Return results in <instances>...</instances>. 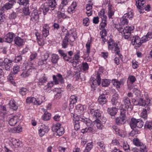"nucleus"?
<instances>
[{
    "instance_id": "f257e3e1",
    "label": "nucleus",
    "mask_w": 152,
    "mask_h": 152,
    "mask_svg": "<svg viewBox=\"0 0 152 152\" xmlns=\"http://www.w3.org/2000/svg\"><path fill=\"white\" fill-rule=\"evenodd\" d=\"M48 1L45 3L41 6L44 15L50 9V8H54L56 5L55 0H46Z\"/></svg>"
},
{
    "instance_id": "f03ea898",
    "label": "nucleus",
    "mask_w": 152,
    "mask_h": 152,
    "mask_svg": "<svg viewBox=\"0 0 152 152\" xmlns=\"http://www.w3.org/2000/svg\"><path fill=\"white\" fill-rule=\"evenodd\" d=\"M75 121L74 125L75 129L78 130L80 128V124L82 122L85 123L86 125L89 126L90 123L88 122L89 120L87 118H83L80 117L79 116H77L76 118L74 119Z\"/></svg>"
},
{
    "instance_id": "7ed1b4c3",
    "label": "nucleus",
    "mask_w": 152,
    "mask_h": 152,
    "mask_svg": "<svg viewBox=\"0 0 152 152\" xmlns=\"http://www.w3.org/2000/svg\"><path fill=\"white\" fill-rule=\"evenodd\" d=\"M130 125L132 129H134L136 127L141 128L143 125V122L140 119H137L133 118H131Z\"/></svg>"
},
{
    "instance_id": "20e7f679",
    "label": "nucleus",
    "mask_w": 152,
    "mask_h": 152,
    "mask_svg": "<svg viewBox=\"0 0 152 152\" xmlns=\"http://www.w3.org/2000/svg\"><path fill=\"white\" fill-rule=\"evenodd\" d=\"M108 48L109 50H112L115 48V53L118 55L121 58L122 55L119 53L120 48L116 43H115L114 42L112 39H110L108 42Z\"/></svg>"
},
{
    "instance_id": "39448f33",
    "label": "nucleus",
    "mask_w": 152,
    "mask_h": 152,
    "mask_svg": "<svg viewBox=\"0 0 152 152\" xmlns=\"http://www.w3.org/2000/svg\"><path fill=\"white\" fill-rule=\"evenodd\" d=\"M133 17V15L131 12L124 14L123 17L120 19L121 25H126L128 23L127 18H131ZM121 26H120V27Z\"/></svg>"
},
{
    "instance_id": "423d86ee",
    "label": "nucleus",
    "mask_w": 152,
    "mask_h": 152,
    "mask_svg": "<svg viewBox=\"0 0 152 152\" xmlns=\"http://www.w3.org/2000/svg\"><path fill=\"white\" fill-rule=\"evenodd\" d=\"M90 83L91 84V87L94 88L96 87L97 85L99 86L100 84L101 80L100 74L98 73L96 77V78L95 79L94 78H91Z\"/></svg>"
},
{
    "instance_id": "0eeeda50",
    "label": "nucleus",
    "mask_w": 152,
    "mask_h": 152,
    "mask_svg": "<svg viewBox=\"0 0 152 152\" xmlns=\"http://www.w3.org/2000/svg\"><path fill=\"white\" fill-rule=\"evenodd\" d=\"M88 122L90 123V124L88 126L87 125V127L84 129H82L81 130V132L83 134L87 132L93 133L95 132V129L94 127V125L91 124V122H89V120Z\"/></svg>"
},
{
    "instance_id": "6e6552de",
    "label": "nucleus",
    "mask_w": 152,
    "mask_h": 152,
    "mask_svg": "<svg viewBox=\"0 0 152 152\" xmlns=\"http://www.w3.org/2000/svg\"><path fill=\"white\" fill-rule=\"evenodd\" d=\"M15 37V34L14 33L9 32L4 35L3 38V41L6 42L10 43L12 41L13 38Z\"/></svg>"
},
{
    "instance_id": "1a4fd4ad",
    "label": "nucleus",
    "mask_w": 152,
    "mask_h": 152,
    "mask_svg": "<svg viewBox=\"0 0 152 152\" xmlns=\"http://www.w3.org/2000/svg\"><path fill=\"white\" fill-rule=\"evenodd\" d=\"M3 64L5 69L9 70L10 68L12 66V61L6 58L4 59Z\"/></svg>"
},
{
    "instance_id": "9d476101",
    "label": "nucleus",
    "mask_w": 152,
    "mask_h": 152,
    "mask_svg": "<svg viewBox=\"0 0 152 152\" xmlns=\"http://www.w3.org/2000/svg\"><path fill=\"white\" fill-rule=\"evenodd\" d=\"M39 19V15L37 11H34L31 16L30 20L34 22H37Z\"/></svg>"
},
{
    "instance_id": "9b49d317",
    "label": "nucleus",
    "mask_w": 152,
    "mask_h": 152,
    "mask_svg": "<svg viewBox=\"0 0 152 152\" xmlns=\"http://www.w3.org/2000/svg\"><path fill=\"white\" fill-rule=\"evenodd\" d=\"M142 39L140 40V38L137 36L134 37L132 40V44L133 45H137L138 47L140 46L142 43Z\"/></svg>"
},
{
    "instance_id": "f8f14e48",
    "label": "nucleus",
    "mask_w": 152,
    "mask_h": 152,
    "mask_svg": "<svg viewBox=\"0 0 152 152\" xmlns=\"http://www.w3.org/2000/svg\"><path fill=\"white\" fill-rule=\"evenodd\" d=\"M42 128H40L39 130V136L41 137H42L45 133L48 132L49 130L48 127L45 126L44 125H42Z\"/></svg>"
},
{
    "instance_id": "ddd939ff",
    "label": "nucleus",
    "mask_w": 152,
    "mask_h": 152,
    "mask_svg": "<svg viewBox=\"0 0 152 152\" xmlns=\"http://www.w3.org/2000/svg\"><path fill=\"white\" fill-rule=\"evenodd\" d=\"M90 112L93 115V118L96 120L98 119V118L101 116L100 112L99 110H95L94 109H92L90 110Z\"/></svg>"
},
{
    "instance_id": "4468645a",
    "label": "nucleus",
    "mask_w": 152,
    "mask_h": 152,
    "mask_svg": "<svg viewBox=\"0 0 152 152\" xmlns=\"http://www.w3.org/2000/svg\"><path fill=\"white\" fill-rule=\"evenodd\" d=\"M28 68L27 70L23 71L21 74V76L23 77H28L30 74L31 70V69H34L35 67L33 66H27Z\"/></svg>"
},
{
    "instance_id": "2eb2a0df",
    "label": "nucleus",
    "mask_w": 152,
    "mask_h": 152,
    "mask_svg": "<svg viewBox=\"0 0 152 152\" xmlns=\"http://www.w3.org/2000/svg\"><path fill=\"white\" fill-rule=\"evenodd\" d=\"M132 102H134L135 105H139L140 106H144L146 104V103L143 99L140 98L138 100H136L135 99H132Z\"/></svg>"
},
{
    "instance_id": "dca6fc26",
    "label": "nucleus",
    "mask_w": 152,
    "mask_h": 152,
    "mask_svg": "<svg viewBox=\"0 0 152 152\" xmlns=\"http://www.w3.org/2000/svg\"><path fill=\"white\" fill-rule=\"evenodd\" d=\"M53 79L56 84H58V81H60L61 83H63L64 82L62 76L60 74H57L56 77L55 75H53Z\"/></svg>"
},
{
    "instance_id": "f3484780",
    "label": "nucleus",
    "mask_w": 152,
    "mask_h": 152,
    "mask_svg": "<svg viewBox=\"0 0 152 152\" xmlns=\"http://www.w3.org/2000/svg\"><path fill=\"white\" fill-rule=\"evenodd\" d=\"M145 1L144 0H136V5L139 9L142 10L145 6Z\"/></svg>"
},
{
    "instance_id": "a211bd4d",
    "label": "nucleus",
    "mask_w": 152,
    "mask_h": 152,
    "mask_svg": "<svg viewBox=\"0 0 152 152\" xmlns=\"http://www.w3.org/2000/svg\"><path fill=\"white\" fill-rule=\"evenodd\" d=\"M98 102L101 105L105 104L107 102V100L105 97V95L102 94L100 95L98 99Z\"/></svg>"
},
{
    "instance_id": "6ab92c4d",
    "label": "nucleus",
    "mask_w": 152,
    "mask_h": 152,
    "mask_svg": "<svg viewBox=\"0 0 152 152\" xmlns=\"http://www.w3.org/2000/svg\"><path fill=\"white\" fill-rule=\"evenodd\" d=\"M18 116H14L9 120V124L11 126H15L18 122Z\"/></svg>"
},
{
    "instance_id": "aec40b11",
    "label": "nucleus",
    "mask_w": 152,
    "mask_h": 152,
    "mask_svg": "<svg viewBox=\"0 0 152 152\" xmlns=\"http://www.w3.org/2000/svg\"><path fill=\"white\" fill-rule=\"evenodd\" d=\"M69 36V34H66L65 36V37L63 40L62 43V47L64 48H67V46L68 44V36Z\"/></svg>"
},
{
    "instance_id": "412c9836",
    "label": "nucleus",
    "mask_w": 152,
    "mask_h": 152,
    "mask_svg": "<svg viewBox=\"0 0 152 152\" xmlns=\"http://www.w3.org/2000/svg\"><path fill=\"white\" fill-rule=\"evenodd\" d=\"M128 28H128L127 26L124 29L122 27L120 26L119 28H118V29L119 32L121 33L122 34H130V32Z\"/></svg>"
},
{
    "instance_id": "4be33fe9",
    "label": "nucleus",
    "mask_w": 152,
    "mask_h": 152,
    "mask_svg": "<svg viewBox=\"0 0 152 152\" xmlns=\"http://www.w3.org/2000/svg\"><path fill=\"white\" fill-rule=\"evenodd\" d=\"M126 119L124 117L119 116L117 117L115 119V123L118 125L124 124L126 122Z\"/></svg>"
},
{
    "instance_id": "5701e85b",
    "label": "nucleus",
    "mask_w": 152,
    "mask_h": 152,
    "mask_svg": "<svg viewBox=\"0 0 152 152\" xmlns=\"http://www.w3.org/2000/svg\"><path fill=\"white\" fill-rule=\"evenodd\" d=\"M10 141L13 145L15 148L19 147L21 144V141L14 138H12Z\"/></svg>"
},
{
    "instance_id": "b1692460",
    "label": "nucleus",
    "mask_w": 152,
    "mask_h": 152,
    "mask_svg": "<svg viewBox=\"0 0 152 152\" xmlns=\"http://www.w3.org/2000/svg\"><path fill=\"white\" fill-rule=\"evenodd\" d=\"M42 110L44 112V113L42 117L43 120L45 121L48 120L50 118L51 114L47 112L45 109H42Z\"/></svg>"
},
{
    "instance_id": "393cba45",
    "label": "nucleus",
    "mask_w": 152,
    "mask_h": 152,
    "mask_svg": "<svg viewBox=\"0 0 152 152\" xmlns=\"http://www.w3.org/2000/svg\"><path fill=\"white\" fill-rule=\"evenodd\" d=\"M112 82L113 85L117 88H120V85L124 84V82L122 80L118 81L114 79L112 80Z\"/></svg>"
},
{
    "instance_id": "a878e982",
    "label": "nucleus",
    "mask_w": 152,
    "mask_h": 152,
    "mask_svg": "<svg viewBox=\"0 0 152 152\" xmlns=\"http://www.w3.org/2000/svg\"><path fill=\"white\" fill-rule=\"evenodd\" d=\"M107 111L108 113L111 116H114L116 115L117 112V108L115 107H112L111 108H108Z\"/></svg>"
},
{
    "instance_id": "bb28decb",
    "label": "nucleus",
    "mask_w": 152,
    "mask_h": 152,
    "mask_svg": "<svg viewBox=\"0 0 152 152\" xmlns=\"http://www.w3.org/2000/svg\"><path fill=\"white\" fill-rule=\"evenodd\" d=\"M77 97L75 95H72L70 97L69 105L70 107H73V105L77 102Z\"/></svg>"
},
{
    "instance_id": "cd10ccee",
    "label": "nucleus",
    "mask_w": 152,
    "mask_h": 152,
    "mask_svg": "<svg viewBox=\"0 0 152 152\" xmlns=\"http://www.w3.org/2000/svg\"><path fill=\"white\" fill-rule=\"evenodd\" d=\"M15 44L17 45L20 46L22 45L23 43V40L20 37H17L15 38Z\"/></svg>"
},
{
    "instance_id": "c85d7f7f",
    "label": "nucleus",
    "mask_w": 152,
    "mask_h": 152,
    "mask_svg": "<svg viewBox=\"0 0 152 152\" xmlns=\"http://www.w3.org/2000/svg\"><path fill=\"white\" fill-rule=\"evenodd\" d=\"M124 102L126 107L129 108L131 105V102L127 96L124 98Z\"/></svg>"
},
{
    "instance_id": "c756f323",
    "label": "nucleus",
    "mask_w": 152,
    "mask_h": 152,
    "mask_svg": "<svg viewBox=\"0 0 152 152\" xmlns=\"http://www.w3.org/2000/svg\"><path fill=\"white\" fill-rule=\"evenodd\" d=\"M77 6V4L75 2H73L71 6L69 7L68 9V11L69 12H73V11H74L75 7Z\"/></svg>"
},
{
    "instance_id": "7c9ffc66",
    "label": "nucleus",
    "mask_w": 152,
    "mask_h": 152,
    "mask_svg": "<svg viewBox=\"0 0 152 152\" xmlns=\"http://www.w3.org/2000/svg\"><path fill=\"white\" fill-rule=\"evenodd\" d=\"M35 35L37 39V42L39 45H43V39L41 38L39 34L37 32L36 33Z\"/></svg>"
},
{
    "instance_id": "2f4dec72",
    "label": "nucleus",
    "mask_w": 152,
    "mask_h": 152,
    "mask_svg": "<svg viewBox=\"0 0 152 152\" xmlns=\"http://www.w3.org/2000/svg\"><path fill=\"white\" fill-rule=\"evenodd\" d=\"M102 30L100 32V35L101 36V37L102 39V41L105 42H106V40L104 37L106 36L107 34V31L105 29H102Z\"/></svg>"
},
{
    "instance_id": "473e14b6",
    "label": "nucleus",
    "mask_w": 152,
    "mask_h": 152,
    "mask_svg": "<svg viewBox=\"0 0 152 152\" xmlns=\"http://www.w3.org/2000/svg\"><path fill=\"white\" fill-rule=\"evenodd\" d=\"M59 59V56L56 54H53L52 55L51 61L53 64H56Z\"/></svg>"
},
{
    "instance_id": "72a5a7b5",
    "label": "nucleus",
    "mask_w": 152,
    "mask_h": 152,
    "mask_svg": "<svg viewBox=\"0 0 152 152\" xmlns=\"http://www.w3.org/2000/svg\"><path fill=\"white\" fill-rule=\"evenodd\" d=\"M108 16L109 18H111L112 16L114 14V12L112 10V5L108 6Z\"/></svg>"
},
{
    "instance_id": "f704fd0d",
    "label": "nucleus",
    "mask_w": 152,
    "mask_h": 152,
    "mask_svg": "<svg viewBox=\"0 0 152 152\" xmlns=\"http://www.w3.org/2000/svg\"><path fill=\"white\" fill-rule=\"evenodd\" d=\"M71 0H61V4L59 7V9L61 10L63 9L64 7L67 5L69 2Z\"/></svg>"
},
{
    "instance_id": "c9c22d12",
    "label": "nucleus",
    "mask_w": 152,
    "mask_h": 152,
    "mask_svg": "<svg viewBox=\"0 0 152 152\" xmlns=\"http://www.w3.org/2000/svg\"><path fill=\"white\" fill-rule=\"evenodd\" d=\"M94 124H96L97 128L99 129H102L103 127V126L101 123V121L98 119L95 120L94 121Z\"/></svg>"
},
{
    "instance_id": "e433bc0d",
    "label": "nucleus",
    "mask_w": 152,
    "mask_h": 152,
    "mask_svg": "<svg viewBox=\"0 0 152 152\" xmlns=\"http://www.w3.org/2000/svg\"><path fill=\"white\" fill-rule=\"evenodd\" d=\"M99 15L102 18V20L107 19V17L105 15V12L104 9H102L99 12Z\"/></svg>"
},
{
    "instance_id": "4c0bfd02",
    "label": "nucleus",
    "mask_w": 152,
    "mask_h": 152,
    "mask_svg": "<svg viewBox=\"0 0 152 152\" xmlns=\"http://www.w3.org/2000/svg\"><path fill=\"white\" fill-rule=\"evenodd\" d=\"M93 145V143L92 142L88 143L85 149L84 150V152H89L92 148Z\"/></svg>"
},
{
    "instance_id": "58836bf2",
    "label": "nucleus",
    "mask_w": 152,
    "mask_h": 152,
    "mask_svg": "<svg viewBox=\"0 0 152 152\" xmlns=\"http://www.w3.org/2000/svg\"><path fill=\"white\" fill-rule=\"evenodd\" d=\"M10 108L14 110H16L18 109V107L15 104V102L14 101H11L9 103Z\"/></svg>"
},
{
    "instance_id": "ea45409f",
    "label": "nucleus",
    "mask_w": 152,
    "mask_h": 152,
    "mask_svg": "<svg viewBox=\"0 0 152 152\" xmlns=\"http://www.w3.org/2000/svg\"><path fill=\"white\" fill-rule=\"evenodd\" d=\"M36 101V99L34 97H27L26 99V102L27 104H30L32 103L34 104Z\"/></svg>"
},
{
    "instance_id": "a19ab883",
    "label": "nucleus",
    "mask_w": 152,
    "mask_h": 152,
    "mask_svg": "<svg viewBox=\"0 0 152 152\" xmlns=\"http://www.w3.org/2000/svg\"><path fill=\"white\" fill-rule=\"evenodd\" d=\"M55 132H56L57 135L61 136L64 134V129L63 127H61L58 130H56V131Z\"/></svg>"
},
{
    "instance_id": "79ce46f5",
    "label": "nucleus",
    "mask_w": 152,
    "mask_h": 152,
    "mask_svg": "<svg viewBox=\"0 0 152 152\" xmlns=\"http://www.w3.org/2000/svg\"><path fill=\"white\" fill-rule=\"evenodd\" d=\"M136 80V78L134 76H129L128 79V83H129L131 84H133Z\"/></svg>"
},
{
    "instance_id": "37998d69",
    "label": "nucleus",
    "mask_w": 152,
    "mask_h": 152,
    "mask_svg": "<svg viewBox=\"0 0 152 152\" xmlns=\"http://www.w3.org/2000/svg\"><path fill=\"white\" fill-rule=\"evenodd\" d=\"M134 144L136 146H139L141 145H142V143L137 138H134L133 140Z\"/></svg>"
},
{
    "instance_id": "c03bdc74",
    "label": "nucleus",
    "mask_w": 152,
    "mask_h": 152,
    "mask_svg": "<svg viewBox=\"0 0 152 152\" xmlns=\"http://www.w3.org/2000/svg\"><path fill=\"white\" fill-rule=\"evenodd\" d=\"M61 127L60 124L57 123L52 126V130L53 132H55L56 131V130H58Z\"/></svg>"
},
{
    "instance_id": "a18cd8bd",
    "label": "nucleus",
    "mask_w": 152,
    "mask_h": 152,
    "mask_svg": "<svg viewBox=\"0 0 152 152\" xmlns=\"http://www.w3.org/2000/svg\"><path fill=\"white\" fill-rule=\"evenodd\" d=\"M145 127L146 128L150 129H152V122L150 121H147L145 124Z\"/></svg>"
},
{
    "instance_id": "49530a36",
    "label": "nucleus",
    "mask_w": 152,
    "mask_h": 152,
    "mask_svg": "<svg viewBox=\"0 0 152 152\" xmlns=\"http://www.w3.org/2000/svg\"><path fill=\"white\" fill-rule=\"evenodd\" d=\"M89 69L88 64L86 62L83 63L82 66V69L84 71H87Z\"/></svg>"
},
{
    "instance_id": "de8ad7c7",
    "label": "nucleus",
    "mask_w": 152,
    "mask_h": 152,
    "mask_svg": "<svg viewBox=\"0 0 152 152\" xmlns=\"http://www.w3.org/2000/svg\"><path fill=\"white\" fill-rule=\"evenodd\" d=\"M18 2L19 4L20 5H23L26 6L29 4L28 0H19Z\"/></svg>"
},
{
    "instance_id": "09e8293b",
    "label": "nucleus",
    "mask_w": 152,
    "mask_h": 152,
    "mask_svg": "<svg viewBox=\"0 0 152 152\" xmlns=\"http://www.w3.org/2000/svg\"><path fill=\"white\" fill-rule=\"evenodd\" d=\"M56 91L57 92V93L55 96V98L57 99H59L61 96V89H57L56 90Z\"/></svg>"
},
{
    "instance_id": "8fccbe9b",
    "label": "nucleus",
    "mask_w": 152,
    "mask_h": 152,
    "mask_svg": "<svg viewBox=\"0 0 152 152\" xmlns=\"http://www.w3.org/2000/svg\"><path fill=\"white\" fill-rule=\"evenodd\" d=\"M27 91V89L24 88H22L19 91V93L22 96H24L26 95Z\"/></svg>"
},
{
    "instance_id": "3c124183",
    "label": "nucleus",
    "mask_w": 152,
    "mask_h": 152,
    "mask_svg": "<svg viewBox=\"0 0 152 152\" xmlns=\"http://www.w3.org/2000/svg\"><path fill=\"white\" fill-rule=\"evenodd\" d=\"M141 116L145 119H146L147 117V111L146 109H143L141 114Z\"/></svg>"
},
{
    "instance_id": "603ef678",
    "label": "nucleus",
    "mask_w": 152,
    "mask_h": 152,
    "mask_svg": "<svg viewBox=\"0 0 152 152\" xmlns=\"http://www.w3.org/2000/svg\"><path fill=\"white\" fill-rule=\"evenodd\" d=\"M139 147L141 152H147V148L145 144L142 143V145H141Z\"/></svg>"
},
{
    "instance_id": "864d4df0",
    "label": "nucleus",
    "mask_w": 152,
    "mask_h": 152,
    "mask_svg": "<svg viewBox=\"0 0 152 152\" xmlns=\"http://www.w3.org/2000/svg\"><path fill=\"white\" fill-rule=\"evenodd\" d=\"M47 81V78L44 76L41 78H40L39 80V85H42L44 83H45Z\"/></svg>"
},
{
    "instance_id": "5fc2aeb1",
    "label": "nucleus",
    "mask_w": 152,
    "mask_h": 152,
    "mask_svg": "<svg viewBox=\"0 0 152 152\" xmlns=\"http://www.w3.org/2000/svg\"><path fill=\"white\" fill-rule=\"evenodd\" d=\"M91 43V40H88L86 45V48L87 50L86 51L87 53L88 54H89L90 52V47Z\"/></svg>"
},
{
    "instance_id": "6e6d98bb",
    "label": "nucleus",
    "mask_w": 152,
    "mask_h": 152,
    "mask_svg": "<svg viewBox=\"0 0 152 152\" xmlns=\"http://www.w3.org/2000/svg\"><path fill=\"white\" fill-rule=\"evenodd\" d=\"M110 82L109 80L105 79L103 80L102 83V86L107 87L110 84Z\"/></svg>"
},
{
    "instance_id": "4d7b16f0",
    "label": "nucleus",
    "mask_w": 152,
    "mask_h": 152,
    "mask_svg": "<svg viewBox=\"0 0 152 152\" xmlns=\"http://www.w3.org/2000/svg\"><path fill=\"white\" fill-rule=\"evenodd\" d=\"M126 110L124 109H121L120 111V116L122 117H124L126 119Z\"/></svg>"
},
{
    "instance_id": "13d9d810",
    "label": "nucleus",
    "mask_w": 152,
    "mask_h": 152,
    "mask_svg": "<svg viewBox=\"0 0 152 152\" xmlns=\"http://www.w3.org/2000/svg\"><path fill=\"white\" fill-rule=\"evenodd\" d=\"M106 20H102V22L100 24V26H101L100 29L101 30L104 29H103L106 25Z\"/></svg>"
},
{
    "instance_id": "bf43d9fd",
    "label": "nucleus",
    "mask_w": 152,
    "mask_h": 152,
    "mask_svg": "<svg viewBox=\"0 0 152 152\" xmlns=\"http://www.w3.org/2000/svg\"><path fill=\"white\" fill-rule=\"evenodd\" d=\"M20 67L19 66L16 65L14 66L13 68V71L15 74H17L19 71Z\"/></svg>"
},
{
    "instance_id": "052dcab7",
    "label": "nucleus",
    "mask_w": 152,
    "mask_h": 152,
    "mask_svg": "<svg viewBox=\"0 0 152 152\" xmlns=\"http://www.w3.org/2000/svg\"><path fill=\"white\" fill-rule=\"evenodd\" d=\"M10 3L8 2V3H7L4 6V8L8 10L10 9L11 8L12 6L13 5V4H10Z\"/></svg>"
},
{
    "instance_id": "680f3d73",
    "label": "nucleus",
    "mask_w": 152,
    "mask_h": 152,
    "mask_svg": "<svg viewBox=\"0 0 152 152\" xmlns=\"http://www.w3.org/2000/svg\"><path fill=\"white\" fill-rule=\"evenodd\" d=\"M83 24L85 26H88L89 24V19L86 18L83 20Z\"/></svg>"
},
{
    "instance_id": "e2e57ef3",
    "label": "nucleus",
    "mask_w": 152,
    "mask_h": 152,
    "mask_svg": "<svg viewBox=\"0 0 152 152\" xmlns=\"http://www.w3.org/2000/svg\"><path fill=\"white\" fill-rule=\"evenodd\" d=\"M42 34L43 37H46L49 34V31L46 30H42Z\"/></svg>"
},
{
    "instance_id": "0e129e2a",
    "label": "nucleus",
    "mask_w": 152,
    "mask_h": 152,
    "mask_svg": "<svg viewBox=\"0 0 152 152\" xmlns=\"http://www.w3.org/2000/svg\"><path fill=\"white\" fill-rule=\"evenodd\" d=\"M14 130L15 132L18 133L22 131V129L20 126H19L15 127L14 128Z\"/></svg>"
},
{
    "instance_id": "69168bd1",
    "label": "nucleus",
    "mask_w": 152,
    "mask_h": 152,
    "mask_svg": "<svg viewBox=\"0 0 152 152\" xmlns=\"http://www.w3.org/2000/svg\"><path fill=\"white\" fill-rule=\"evenodd\" d=\"M37 56V54L36 53H33L31 54L30 56V59L31 61L35 59Z\"/></svg>"
},
{
    "instance_id": "338daca9",
    "label": "nucleus",
    "mask_w": 152,
    "mask_h": 152,
    "mask_svg": "<svg viewBox=\"0 0 152 152\" xmlns=\"http://www.w3.org/2000/svg\"><path fill=\"white\" fill-rule=\"evenodd\" d=\"M17 16V15L15 12H13L10 15L9 18L10 19H15Z\"/></svg>"
},
{
    "instance_id": "774afa93",
    "label": "nucleus",
    "mask_w": 152,
    "mask_h": 152,
    "mask_svg": "<svg viewBox=\"0 0 152 152\" xmlns=\"http://www.w3.org/2000/svg\"><path fill=\"white\" fill-rule=\"evenodd\" d=\"M118 99L113 98L111 100V102L112 104L113 105H116L118 103Z\"/></svg>"
}]
</instances>
